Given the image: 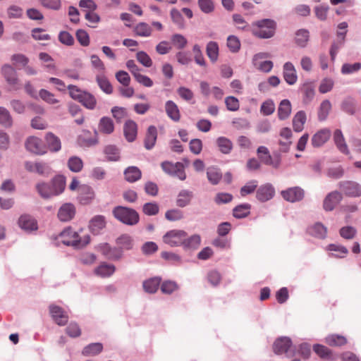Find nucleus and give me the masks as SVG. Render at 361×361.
<instances>
[{
	"label": "nucleus",
	"mask_w": 361,
	"mask_h": 361,
	"mask_svg": "<svg viewBox=\"0 0 361 361\" xmlns=\"http://www.w3.org/2000/svg\"><path fill=\"white\" fill-rule=\"evenodd\" d=\"M233 20L234 25L238 30H247L249 27V24L245 21V18L240 14H233Z\"/></svg>",
	"instance_id": "obj_63"
},
{
	"label": "nucleus",
	"mask_w": 361,
	"mask_h": 361,
	"mask_svg": "<svg viewBox=\"0 0 361 361\" xmlns=\"http://www.w3.org/2000/svg\"><path fill=\"white\" fill-rule=\"evenodd\" d=\"M19 226L26 231H31L37 229V221L30 215H22L18 220Z\"/></svg>",
	"instance_id": "obj_22"
},
{
	"label": "nucleus",
	"mask_w": 361,
	"mask_h": 361,
	"mask_svg": "<svg viewBox=\"0 0 361 361\" xmlns=\"http://www.w3.org/2000/svg\"><path fill=\"white\" fill-rule=\"evenodd\" d=\"M331 130L324 128L317 132L312 137L311 142L313 147H319L322 146L331 136Z\"/></svg>",
	"instance_id": "obj_18"
},
{
	"label": "nucleus",
	"mask_w": 361,
	"mask_h": 361,
	"mask_svg": "<svg viewBox=\"0 0 361 361\" xmlns=\"http://www.w3.org/2000/svg\"><path fill=\"white\" fill-rule=\"evenodd\" d=\"M133 32L137 36L142 37H149L152 36L153 30L151 25L148 23L140 22L134 26Z\"/></svg>",
	"instance_id": "obj_26"
},
{
	"label": "nucleus",
	"mask_w": 361,
	"mask_h": 361,
	"mask_svg": "<svg viewBox=\"0 0 361 361\" xmlns=\"http://www.w3.org/2000/svg\"><path fill=\"white\" fill-rule=\"evenodd\" d=\"M291 113V104L288 99H283L278 108V117L280 120L288 118Z\"/></svg>",
	"instance_id": "obj_35"
},
{
	"label": "nucleus",
	"mask_w": 361,
	"mask_h": 361,
	"mask_svg": "<svg viewBox=\"0 0 361 361\" xmlns=\"http://www.w3.org/2000/svg\"><path fill=\"white\" fill-rule=\"evenodd\" d=\"M283 77L290 85L296 83L298 75L294 65L291 62H286L283 66Z\"/></svg>",
	"instance_id": "obj_12"
},
{
	"label": "nucleus",
	"mask_w": 361,
	"mask_h": 361,
	"mask_svg": "<svg viewBox=\"0 0 361 361\" xmlns=\"http://www.w3.org/2000/svg\"><path fill=\"white\" fill-rule=\"evenodd\" d=\"M172 44L178 49H184L187 44V39L180 34H174L171 36Z\"/></svg>",
	"instance_id": "obj_55"
},
{
	"label": "nucleus",
	"mask_w": 361,
	"mask_h": 361,
	"mask_svg": "<svg viewBox=\"0 0 361 361\" xmlns=\"http://www.w3.org/2000/svg\"><path fill=\"white\" fill-rule=\"evenodd\" d=\"M269 56V54L267 52L256 54L252 58V65L262 72L269 73L273 68L274 63L271 61L264 60Z\"/></svg>",
	"instance_id": "obj_7"
},
{
	"label": "nucleus",
	"mask_w": 361,
	"mask_h": 361,
	"mask_svg": "<svg viewBox=\"0 0 361 361\" xmlns=\"http://www.w3.org/2000/svg\"><path fill=\"white\" fill-rule=\"evenodd\" d=\"M227 47L231 52H238L240 48L239 39L234 35H230L227 38Z\"/></svg>",
	"instance_id": "obj_61"
},
{
	"label": "nucleus",
	"mask_w": 361,
	"mask_h": 361,
	"mask_svg": "<svg viewBox=\"0 0 361 361\" xmlns=\"http://www.w3.org/2000/svg\"><path fill=\"white\" fill-rule=\"evenodd\" d=\"M338 40L336 42H334L330 49V56L332 61L335 60L338 50L342 47L344 42L345 32H337Z\"/></svg>",
	"instance_id": "obj_38"
},
{
	"label": "nucleus",
	"mask_w": 361,
	"mask_h": 361,
	"mask_svg": "<svg viewBox=\"0 0 361 361\" xmlns=\"http://www.w3.org/2000/svg\"><path fill=\"white\" fill-rule=\"evenodd\" d=\"M201 243V237L198 234H195L189 238L185 237L183 246L188 249H197Z\"/></svg>",
	"instance_id": "obj_48"
},
{
	"label": "nucleus",
	"mask_w": 361,
	"mask_h": 361,
	"mask_svg": "<svg viewBox=\"0 0 361 361\" xmlns=\"http://www.w3.org/2000/svg\"><path fill=\"white\" fill-rule=\"evenodd\" d=\"M45 140L48 149L52 152H57L61 149V142L59 137L52 133H47Z\"/></svg>",
	"instance_id": "obj_25"
},
{
	"label": "nucleus",
	"mask_w": 361,
	"mask_h": 361,
	"mask_svg": "<svg viewBox=\"0 0 361 361\" xmlns=\"http://www.w3.org/2000/svg\"><path fill=\"white\" fill-rule=\"evenodd\" d=\"M0 125L5 128L13 126V118L9 111L3 106H0Z\"/></svg>",
	"instance_id": "obj_45"
},
{
	"label": "nucleus",
	"mask_w": 361,
	"mask_h": 361,
	"mask_svg": "<svg viewBox=\"0 0 361 361\" xmlns=\"http://www.w3.org/2000/svg\"><path fill=\"white\" fill-rule=\"evenodd\" d=\"M163 171L169 175L178 177L180 180H184L186 175L184 170V166L180 162L173 163L171 161H164L161 164Z\"/></svg>",
	"instance_id": "obj_6"
},
{
	"label": "nucleus",
	"mask_w": 361,
	"mask_h": 361,
	"mask_svg": "<svg viewBox=\"0 0 361 361\" xmlns=\"http://www.w3.org/2000/svg\"><path fill=\"white\" fill-rule=\"evenodd\" d=\"M124 135L128 142H133L135 140L137 133V126L132 120L127 121L123 127Z\"/></svg>",
	"instance_id": "obj_23"
},
{
	"label": "nucleus",
	"mask_w": 361,
	"mask_h": 361,
	"mask_svg": "<svg viewBox=\"0 0 361 361\" xmlns=\"http://www.w3.org/2000/svg\"><path fill=\"white\" fill-rule=\"evenodd\" d=\"M333 139L337 149L341 153L345 155L350 154V150L341 130L336 129L334 131Z\"/></svg>",
	"instance_id": "obj_17"
},
{
	"label": "nucleus",
	"mask_w": 361,
	"mask_h": 361,
	"mask_svg": "<svg viewBox=\"0 0 361 361\" xmlns=\"http://www.w3.org/2000/svg\"><path fill=\"white\" fill-rule=\"evenodd\" d=\"M160 283V278L154 277L145 280L142 283V286L145 292L148 293H154L158 290Z\"/></svg>",
	"instance_id": "obj_37"
},
{
	"label": "nucleus",
	"mask_w": 361,
	"mask_h": 361,
	"mask_svg": "<svg viewBox=\"0 0 361 361\" xmlns=\"http://www.w3.org/2000/svg\"><path fill=\"white\" fill-rule=\"evenodd\" d=\"M118 248L121 249L122 253L123 250H129L133 247V240L128 234H123L116 240Z\"/></svg>",
	"instance_id": "obj_33"
},
{
	"label": "nucleus",
	"mask_w": 361,
	"mask_h": 361,
	"mask_svg": "<svg viewBox=\"0 0 361 361\" xmlns=\"http://www.w3.org/2000/svg\"><path fill=\"white\" fill-rule=\"evenodd\" d=\"M193 197V193L188 190H182L178 195L176 204L180 207L188 206Z\"/></svg>",
	"instance_id": "obj_34"
},
{
	"label": "nucleus",
	"mask_w": 361,
	"mask_h": 361,
	"mask_svg": "<svg viewBox=\"0 0 361 361\" xmlns=\"http://www.w3.org/2000/svg\"><path fill=\"white\" fill-rule=\"evenodd\" d=\"M70 171L74 173H78L83 168V161L81 158L77 156L71 157L67 162Z\"/></svg>",
	"instance_id": "obj_43"
},
{
	"label": "nucleus",
	"mask_w": 361,
	"mask_h": 361,
	"mask_svg": "<svg viewBox=\"0 0 361 361\" xmlns=\"http://www.w3.org/2000/svg\"><path fill=\"white\" fill-rule=\"evenodd\" d=\"M49 311L53 319L57 324L63 326L67 323L68 317L61 307L52 305L49 306Z\"/></svg>",
	"instance_id": "obj_15"
},
{
	"label": "nucleus",
	"mask_w": 361,
	"mask_h": 361,
	"mask_svg": "<svg viewBox=\"0 0 361 361\" xmlns=\"http://www.w3.org/2000/svg\"><path fill=\"white\" fill-rule=\"evenodd\" d=\"M165 110L167 116L173 121H179L180 114L176 104L171 100H169L165 104Z\"/></svg>",
	"instance_id": "obj_29"
},
{
	"label": "nucleus",
	"mask_w": 361,
	"mask_h": 361,
	"mask_svg": "<svg viewBox=\"0 0 361 361\" xmlns=\"http://www.w3.org/2000/svg\"><path fill=\"white\" fill-rule=\"evenodd\" d=\"M25 147L29 152L37 154H43L46 152L42 140L37 137H28L25 142Z\"/></svg>",
	"instance_id": "obj_14"
},
{
	"label": "nucleus",
	"mask_w": 361,
	"mask_h": 361,
	"mask_svg": "<svg viewBox=\"0 0 361 361\" xmlns=\"http://www.w3.org/2000/svg\"><path fill=\"white\" fill-rule=\"evenodd\" d=\"M207 176L208 180L213 185L218 184L222 176L219 169L212 166L207 169Z\"/></svg>",
	"instance_id": "obj_49"
},
{
	"label": "nucleus",
	"mask_w": 361,
	"mask_h": 361,
	"mask_svg": "<svg viewBox=\"0 0 361 361\" xmlns=\"http://www.w3.org/2000/svg\"><path fill=\"white\" fill-rule=\"evenodd\" d=\"M75 214V208L71 203H65L61 205L58 212V218L61 221H71Z\"/></svg>",
	"instance_id": "obj_16"
},
{
	"label": "nucleus",
	"mask_w": 361,
	"mask_h": 361,
	"mask_svg": "<svg viewBox=\"0 0 361 361\" xmlns=\"http://www.w3.org/2000/svg\"><path fill=\"white\" fill-rule=\"evenodd\" d=\"M251 206L249 204H242L235 207L233 210V216L237 219L245 218L249 215Z\"/></svg>",
	"instance_id": "obj_46"
},
{
	"label": "nucleus",
	"mask_w": 361,
	"mask_h": 361,
	"mask_svg": "<svg viewBox=\"0 0 361 361\" xmlns=\"http://www.w3.org/2000/svg\"><path fill=\"white\" fill-rule=\"evenodd\" d=\"M331 109V104L329 100L325 99L324 100L319 106V111H318V118L319 121H324L330 111Z\"/></svg>",
	"instance_id": "obj_51"
},
{
	"label": "nucleus",
	"mask_w": 361,
	"mask_h": 361,
	"mask_svg": "<svg viewBox=\"0 0 361 361\" xmlns=\"http://www.w3.org/2000/svg\"><path fill=\"white\" fill-rule=\"evenodd\" d=\"M11 108L17 114H23L26 111L25 104L20 99H12L10 101Z\"/></svg>",
	"instance_id": "obj_59"
},
{
	"label": "nucleus",
	"mask_w": 361,
	"mask_h": 361,
	"mask_svg": "<svg viewBox=\"0 0 361 361\" xmlns=\"http://www.w3.org/2000/svg\"><path fill=\"white\" fill-rule=\"evenodd\" d=\"M216 143L219 151L224 154H230L233 149V142L226 137H219L216 140Z\"/></svg>",
	"instance_id": "obj_32"
},
{
	"label": "nucleus",
	"mask_w": 361,
	"mask_h": 361,
	"mask_svg": "<svg viewBox=\"0 0 361 361\" xmlns=\"http://www.w3.org/2000/svg\"><path fill=\"white\" fill-rule=\"evenodd\" d=\"M157 139V129L154 126H150L147 130L145 138V147L151 149L155 145Z\"/></svg>",
	"instance_id": "obj_27"
},
{
	"label": "nucleus",
	"mask_w": 361,
	"mask_h": 361,
	"mask_svg": "<svg viewBox=\"0 0 361 361\" xmlns=\"http://www.w3.org/2000/svg\"><path fill=\"white\" fill-rule=\"evenodd\" d=\"M207 55L212 62H215L219 56V46L216 42H209L206 47Z\"/></svg>",
	"instance_id": "obj_47"
},
{
	"label": "nucleus",
	"mask_w": 361,
	"mask_h": 361,
	"mask_svg": "<svg viewBox=\"0 0 361 361\" xmlns=\"http://www.w3.org/2000/svg\"><path fill=\"white\" fill-rule=\"evenodd\" d=\"M341 192L350 197H359L361 196V185L353 180H343L338 184Z\"/></svg>",
	"instance_id": "obj_5"
},
{
	"label": "nucleus",
	"mask_w": 361,
	"mask_h": 361,
	"mask_svg": "<svg viewBox=\"0 0 361 361\" xmlns=\"http://www.w3.org/2000/svg\"><path fill=\"white\" fill-rule=\"evenodd\" d=\"M171 18L173 23L178 25L180 28H183L185 26L184 18L180 12L176 8H172L170 12Z\"/></svg>",
	"instance_id": "obj_57"
},
{
	"label": "nucleus",
	"mask_w": 361,
	"mask_h": 361,
	"mask_svg": "<svg viewBox=\"0 0 361 361\" xmlns=\"http://www.w3.org/2000/svg\"><path fill=\"white\" fill-rule=\"evenodd\" d=\"M1 73L10 85L15 86L18 83L17 73L11 66L8 64L4 65L1 68Z\"/></svg>",
	"instance_id": "obj_19"
},
{
	"label": "nucleus",
	"mask_w": 361,
	"mask_h": 361,
	"mask_svg": "<svg viewBox=\"0 0 361 361\" xmlns=\"http://www.w3.org/2000/svg\"><path fill=\"white\" fill-rule=\"evenodd\" d=\"M313 350L321 358L330 360L332 357L331 351L324 345L315 344L313 345Z\"/></svg>",
	"instance_id": "obj_52"
},
{
	"label": "nucleus",
	"mask_w": 361,
	"mask_h": 361,
	"mask_svg": "<svg viewBox=\"0 0 361 361\" xmlns=\"http://www.w3.org/2000/svg\"><path fill=\"white\" fill-rule=\"evenodd\" d=\"M198 6L200 10L204 13H211L214 10L213 0H198Z\"/></svg>",
	"instance_id": "obj_62"
},
{
	"label": "nucleus",
	"mask_w": 361,
	"mask_h": 361,
	"mask_svg": "<svg viewBox=\"0 0 361 361\" xmlns=\"http://www.w3.org/2000/svg\"><path fill=\"white\" fill-rule=\"evenodd\" d=\"M276 23L271 19H262L252 23V33L260 39H269L275 34Z\"/></svg>",
	"instance_id": "obj_3"
},
{
	"label": "nucleus",
	"mask_w": 361,
	"mask_h": 361,
	"mask_svg": "<svg viewBox=\"0 0 361 361\" xmlns=\"http://www.w3.org/2000/svg\"><path fill=\"white\" fill-rule=\"evenodd\" d=\"M275 111V104L271 99L264 102L260 107V112L264 116H269Z\"/></svg>",
	"instance_id": "obj_60"
},
{
	"label": "nucleus",
	"mask_w": 361,
	"mask_h": 361,
	"mask_svg": "<svg viewBox=\"0 0 361 361\" xmlns=\"http://www.w3.org/2000/svg\"><path fill=\"white\" fill-rule=\"evenodd\" d=\"M99 130L104 134H111L114 130V124L111 118L102 117L99 123Z\"/></svg>",
	"instance_id": "obj_36"
},
{
	"label": "nucleus",
	"mask_w": 361,
	"mask_h": 361,
	"mask_svg": "<svg viewBox=\"0 0 361 361\" xmlns=\"http://www.w3.org/2000/svg\"><path fill=\"white\" fill-rule=\"evenodd\" d=\"M307 121L306 114L304 111H299L293 118V130L297 132H301L304 128V125Z\"/></svg>",
	"instance_id": "obj_31"
},
{
	"label": "nucleus",
	"mask_w": 361,
	"mask_h": 361,
	"mask_svg": "<svg viewBox=\"0 0 361 361\" xmlns=\"http://www.w3.org/2000/svg\"><path fill=\"white\" fill-rule=\"evenodd\" d=\"M124 176L127 181L133 183L141 178V171L136 166H129L125 170Z\"/></svg>",
	"instance_id": "obj_40"
},
{
	"label": "nucleus",
	"mask_w": 361,
	"mask_h": 361,
	"mask_svg": "<svg viewBox=\"0 0 361 361\" xmlns=\"http://www.w3.org/2000/svg\"><path fill=\"white\" fill-rule=\"evenodd\" d=\"M79 198L82 204H87L94 197L93 189L87 185H82L79 187Z\"/></svg>",
	"instance_id": "obj_28"
},
{
	"label": "nucleus",
	"mask_w": 361,
	"mask_h": 361,
	"mask_svg": "<svg viewBox=\"0 0 361 361\" xmlns=\"http://www.w3.org/2000/svg\"><path fill=\"white\" fill-rule=\"evenodd\" d=\"M308 233L318 239H324L327 235V228L322 223L317 222L307 229Z\"/></svg>",
	"instance_id": "obj_20"
},
{
	"label": "nucleus",
	"mask_w": 361,
	"mask_h": 361,
	"mask_svg": "<svg viewBox=\"0 0 361 361\" xmlns=\"http://www.w3.org/2000/svg\"><path fill=\"white\" fill-rule=\"evenodd\" d=\"M310 33L307 30L300 29L295 32V42L298 46L304 48L309 41Z\"/></svg>",
	"instance_id": "obj_39"
},
{
	"label": "nucleus",
	"mask_w": 361,
	"mask_h": 361,
	"mask_svg": "<svg viewBox=\"0 0 361 361\" xmlns=\"http://www.w3.org/2000/svg\"><path fill=\"white\" fill-rule=\"evenodd\" d=\"M59 240L65 245L80 249L89 244L90 238L88 235L80 236L77 231L68 227L60 233Z\"/></svg>",
	"instance_id": "obj_2"
},
{
	"label": "nucleus",
	"mask_w": 361,
	"mask_h": 361,
	"mask_svg": "<svg viewBox=\"0 0 361 361\" xmlns=\"http://www.w3.org/2000/svg\"><path fill=\"white\" fill-rule=\"evenodd\" d=\"M275 194L274 188L270 183L261 185L257 190L256 197L260 202H267L273 198Z\"/></svg>",
	"instance_id": "obj_13"
},
{
	"label": "nucleus",
	"mask_w": 361,
	"mask_h": 361,
	"mask_svg": "<svg viewBox=\"0 0 361 361\" xmlns=\"http://www.w3.org/2000/svg\"><path fill=\"white\" fill-rule=\"evenodd\" d=\"M115 270L114 265L104 262L95 268L94 272L98 276L106 278L111 276L115 272Z\"/></svg>",
	"instance_id": "obj_30"
},
{
	"label": "nucleus",
	"mask_w": 361,
	"mask_h": 361,
	"mask_svg": "<svg viewBox=\"0 0 361 361\" xmlns=\"http://www.w3.org/2000/svg\"><path fill=\"white\" fill-rule=\"evenodd\" d=\"M327 250L336 252L330 254L331 257H334L343 258L348 253L345 247L338 244H330L328 245Z\"/></svg>",
	"instance_id": "obj_42"
},
{
	"label": "nucleus",
	"mask_w": 361,
	"mask_h": 361,
	"mask_svg": "<svg viewBox=\"0 0 361 361\" xmlns=\"http://www.w3.org/2000/svg\"><path fill=\"white\" fill-rule=\"evenodd\" d=\"M292 341L288 337H281L276 340L273 349L276 354L280 355L286 353L291 346Z\"/></svg>",
	"instance_id": "obj_21"
},
{
	"label": "nucleus",
	"mask_w": 361,
	"mask_h": 361,
	"mask_svg": "<svg viewBox=\"0 0 361 361\" xmlns=\"http://www.w3.org/2000/svg\"><path fill=\"white\" fill-rule=\"evenodd\" d=\"M103 345L101 343H92L86 345L82 354L85 356H94L102 351Z\"/></svg>",
	"instance_id": "obj_41"
},
{
	"label": "nucleus",
	"mask_w": 361,
	"mask_h": 361,
	"mask_svg": "<svg viewBox=\"0 0 361 361\" xmlns=\"http://www.w3.org/2000/svg\"><path fill=\"white\" fill-rule=\"evenodd\" d=\"M357 233L355 228L351 226H346L341 228L339 230L340 235L346 240L353 239Z\"/></svg>",
	"instance_id": "obj_56"
},
{
	"label": "nucleus",
	"mask_w": 361,
	"mask_h": 361,
	"mask_svg": "<svg viewBox=\"0 0 361 361\" xmlns=\"http://www.w3.org/2000/svg\"><path fill=\"white\" fill-rule=\"evenodd\" d=\"M104 153L108 160L116 161L120 158V151L115 145H108L104 149Z\"/></svg>",
	"instance_id": "obj_53"
},
{
	"label": "nucleus",
	"mask_w": 361,
	"mask_h": 361,
	"mask_svg": "<svg viewBox=\"0 0 361 361\" xmlns=\"http://www.w3.org/2000/svg\"><path fill=\"white\" fill-rule=\"evenodd\" d=\"M327 344L331 346H340L346 343V338L342 336L330 335L325 338Z\"/></svg>",
	"instance_id": "obj_54"
},
{
	"label": "nucleus",
	"mask_w": 361,
	"mask_h": 361,
	"mask_svg": "<svg viewBox=\"0 0 361 361\" xmlns=\"http://www.w3.org/2000/svg\"><path fill=\"white\" fill-rule=\"evenodd\" d=\"M97 82L98 83V85L102 89L103 92H104L106 94H111L113 92V88L111 85L110 84L109 81L106 78V76H104L102 74H99L97 75Z\"/></svg>",
	"instance_id": "obj_50"
},
{
	"label": "nucleus",
	"mask_w": 361,
	"mask_h": 361,
	"mask_svg": "<svg viewBox=\"0 0 361 361\" xmlns=\"http://www.w3.org/2000/svg\"><path fill=\"white\" fill-rule=\"evenodd\" d=\"M106 221L104 216L97 215L94 216L89 224V228L91 232L97 235L105 227Z\"/></svg>",
	"instance_id": "obj_24"
},
{
	"label": "nucleus",
	"mask_w": 361,
	"mask_h": 361,
	"mask_svg": "<svg viewBox=\"0 0 361 361\" xmlns=\"http://www.w3.org/2000/svg\"><path fill=\"white\" fill-rule=\"evenodd\" d=\"M113 213L115 218L128 225H134L139 221L138 214L132 209L117 207L114 209Z\"/></svg>",
	"instance_id": "obj_4"
},
{
	"label": "nucleus",
	"mask_w": 361,
	"mask_h": 361,
	"mask_svg": "<svg viewBox=\"0 0 361 361\" xmlns=\"http://www.w3.org/2000/svg\"><path fill=\"white\" fill-rule=\"evenodd\" d=\"M66 188V178L63 176H56L50 183H39L36 188L40 196L43 198H50L61 194Z\"/></svg>",
	"instance_id": "obj_1"
},
{
	"label": "nucleus",
	"mask_w": 361,
	"mask_h": 361,
	"mask_svg": "<svg viewBox=\"0 0 361 361\" xmlns=\"http://www.w3.org/2000/svg\"><path fill=\"white\" fill-rule=\"evenodd\" d=\"M343 198L342 193L338 191L329 192L324 200L323 207L325 211H332Z\"/></svg>",
	"instance_id": "obj_10"
},
{
	"label": "nucleus",
	"mask_w": 361,
	"mask_h": 361,
	"mask_svg": "<svg viewBox=\"0 0 361 361\" xmlns=\"http://www.w3.org/2000/svg\"><path fill=\"white\" fill-rule=\"evenodd\" d=\"M187 233L183 230H171L163 237L164 242L171 247L183 245Z\"/></svg>",
	"instance_id": "obj_8"
},
{
	"label": "nucleus",
	"mask_w": 361,
	"mask_h": 361,
	"mask_svg": "<svg viewBox=\"0 0 361 361\" xmlns=\"http://www.w3.org/2000/svg\"><path fill=\"white\" fill-rule=\"evenodd\" d=\"M6 13L9 18H20L23 15V10L17 5H11L8 7Z\"/></svg>",
	"instance_id": "obj_58"
},
{
	"label": "nucleus",
	"mask_w": 361,
	"mask_h": 361,
	"mask_svg": "<svg viewBox=\"0 0 361 361\" xmlns=\"http://www.w3.org/2000/svg\"><path fill=\"white\" fill-rule=\"evenodd\" d=\"M85 107L92 110L95 109L97 100L93 94L90 92H85L79 101Z\"/></svg>",
	"instance_id": "obj_44"
},
{
	"label": "nucleus",
	"mask_w": 361,
	"mask_h": 361,
	"mask_svg": "<svg viewBox=\"0 0 361 361\" xmlns=\"http://www.w3.org/2000/svg\"><path fill=\"white\" fill-rule=\"evenodd\" d=\"M99 250L104 256L111 260H118L122 257L121 249L112 247L108 243L99 245Z\"/></svg>",
	"instance_id": "obj_11"
},
{
	"label": "nucleus",
	"mask_w": 361,
	"mask_h": 361,
	"mask_svg": "<svg viewBox=\"0 0 361 361\" xmlns=\"http://www.w3.org/2000/svg\"><path fill=\"white\" fill-rule=\"evenodd\" d=\"M281 194L286 201L293 203L299 202L303 199L305 191L300 187L295 186L282 190Z\"/></svg>",
	"instance_id": "obj_9"
},
{
	"label": "nucleus",
	"mask_w": 361,
	"mask_h": 361,
	"mask_svg": "<svg viewBox=\"0 0 361 361\" xmlns=\"http://www.w3.org/2000/svg\"><path fill=\"white\" fill-rule=\"evenodd\" d=\"M143 212L148 216L156 215L159 211V207L156 202H147L143 205Z\"/></svg>",
	"instance_id": "obj_64"
}]
</instances>
